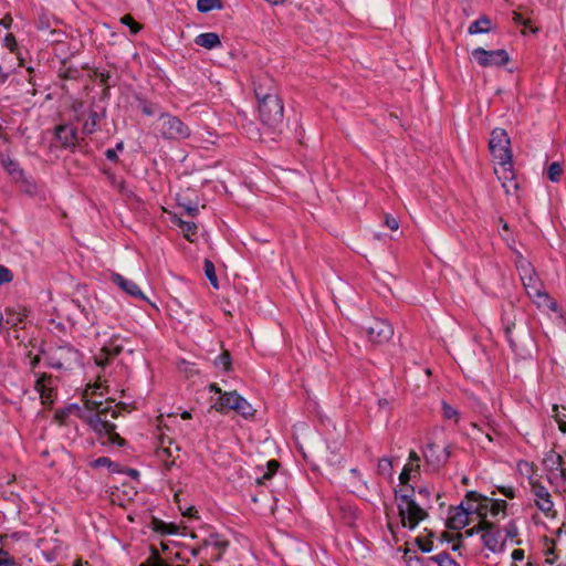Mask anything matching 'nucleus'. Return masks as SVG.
Masks as SVG:
<instances>
[{
  "mask_svg": "<svg viewBox=\"0 0 566 566\" xmlns=\"http://www.w3.org/2000/svg\"><path fill=\"white\" fill-rule=\"evenodd\" d=\"M180 448L175 446V448L165 447L157 451L158 458L165 461L166 467L169 469L175 463V458L178 457Z\"/></svg>",
  "mask_w": 566,
  "mask_h": 566,
  "instance_id": "393cba45",
  "label": "nucleus"
},
{
  "mask_svg": "<svg viewBox=\"0 0 566 566\" xmlns=\"http://www.w3.org/2000/svg\"><path fill=\"white\" fill-rule=\"evenodd\" d=\"M105 109L102 113L97 112L94 108H90L87 112V117L83 123L82 130L85 135H91L95 133L99 126L101 118L104 117Z\"/></svg>",
  "mask_w": 566,
  "mask_h": 566,
  "instance_id": "f3484780",
  "label": "nucleus"
},
{
  "mask_svg": "<svg viewBox=\"0 0 566 566\" xmlns=\"http://www.w3.org/2000/svg\"><path fill=\"white\" fill-rule=\"evenodd\" d=\"M361 328L366 332L368 339L373 344H384L394 335L392 326L384 319L371 318Z\"/></svg>",
  "mask_w": 566,
  "mask_h": 566,
  "instance_id": "6e6552de",
  "label": "nucleus"
},
{
  "mask_svg": "<svg viewBox=\"0 0 566 566\" xmlns=\"http://www.w3.org/2000/svg\"><path fill=\"white\" fill-rule=\"evenodd\" d=\"M3 43H4V46L10 50V52H14L15 51V49H17V41H15V38H14V35L12 33H8L4 36Z\"/></svg>",
  "mask_w": 566,
  "mask_h": 566,
  "instance_id": "864d4df0",
  "label": "nucleus"
},
{
  "mask_svg": "<svg viewBox=\"0 0 566 566\" xmlns=\"http://www.w3.org/2000/svg\"><path fill=\"white\" fill-rule=\"evenodd\" d=\"M526 294L538 305L546 306L552 310L556 308V303L551 300L549 295L545 291L543 283L541 282L537 274L522 281Z\"/></svg>",
  "mask_w": 566,
  "mask_h": 566,
  "instance_id": "1a4fd4ad",
  "label": "nucleus"
},
{
  "mask_svg": "<svg viewBox=\"0 0 566 566\" xmlns=\"http://www.w3.org/2000/svg\"><path fill=\"white\" fill-rule=\"evenodd\" d=\"M415 495L416 490L413 486H410V493L395 490V500L401 525L409 530H415L421 521L428 517V513L423 507L424 503L421 504L416 501Z\"/></svg>",
  "mask_w": 566,
  "mask_h": 566,
  "instance_id": "f03ea898",
  "label": "nucleus"
},
{
  "mask_svg": "<svg viewBox=\"0 0 566 566\" xmlns=\"http://www.w3.org/2000/svg\"><path fill=\"white\" fill-rule=\"evenodd\" d=\"M222 3L220 0H198L197 1V9L200 12H209L213 9H221Z\"/></svg>",
  "mask_w": 566,
  "mask_h": 566,
  "instance_id": "e433bc0d",
  "label": "nucleus"
},
{
  "mask_svg": "<svg viewBox=\"0 0 566 566\" xmlns=\"http://www.w3.org/2000/svg\"><path fill=\"white\" fill-rule=\"evenodd\" d=\"M158 106L151 103H145L142 107L143 114L147 116H153L157 113Z\"/></svg>",
  "mask_w": 566,
  "mask_h": 566,
  "instance_id": "5fc2aeb1",
  "label": "nucleus"
},
{
  "mask_svg": "<svg viewBox=\"0 0 566 566\" xmlns=\"http://www.w3.org/2000/svg\"><path fill=\"white\" fill-rule=\"evenodd\" d=\"M13 280L12 272L4 265H0V284L9 283Z\"/></svg>",
  "mask_w": 566,
  "mask_h": 566,
  "instance_id": "3c124183",
  "label": "nucleus"
},
{
  "mask_svg": "<svg viewBox=\"0 0 566 566\" xmlns=\"http://www.w3.org/2000/svg\"><path fill=\"white\" fill-rule=\"evenodd\" d=\"M120 21L123 24L129 27L130 32L133 34L138 33L142 29V25L138 22H136L129 14H125L124 17H122Z\"/></svg>",
  "mask_w": 566,
  "mask_h": 566,
  "instance_id": "09e8293b",
  "label": "nucleus"
},
{
  "mask_svg": "<svg viewBox=\"0 0 566 566\" xmlns=\"http://www.w3.org/2000/svg\"><path fill=\"white\" fill-rule=\"evenodd\" d=\"M109 359H111V357L108 355H106V353H103V348H102L101 354L95 357V363H96V365L104 367L105 365L108 364Z\"/></svg>",
  "mask_w": 566,
  "mask_h": 566,
  "instance_id": "13d9d810",
  "label": "nucleus"
},
{
  "mask_svg": "<svg viewBox=\"0 0 566 566\" xmlns=\"http://www.w3.org/2000/svg\"><path fill=\"white\" fill-rule=\"evenodd\" d=\"M482 542L486 548L493 553L504 551L505 541L501 539V532L496 528L495 524L491 523V527H486L482 531Z\"/></svg>",
  "mask_w": 566,
  "mask_h": 566,
  "instance_id": "f8f14e48",
  "label": "nucleus"
},
{
  "mask_svg": "<svg viewBox=\"0 0 566 566\" xmlns=\"http://www.w3.org/2000/svg\"><path fill=\"white\" fill-rule=\"evenodd\" d=\"M516 269L520 274L521 281H525V279L536 274L535 269L531 264V262L523 258L522 255H520L516 260Z\"/></svg>",
  "mask_w": 566,
  "mask_h": 566,
  "instance_id": "b1692460",
  "label": "nucleus"
},
{
  "mask_svg": "<svg viewBox=\"0 0 566 566\" xmlns=\"http://www.w3.org/2000/svg\"><path fill=\"white\" fill-rule=\"evenodd\" d=\"M451 450L452 444H448L440 450L436 443H428L426 450L423 451V458L427 465H429L434 471L439 470L448 462L451 455Z\"/></svg>",
  "mask_w": 566,
  "mask_h": 566,
  "instance_id": "9d476101",
  "label": "nucleus"
},
{
  "mask_svg": "<svg viewBox=\"0 0 566 566\" xmlns=\"http://www.w3.org/2000/svg\"><path fill=\"white\" fill-rule=\"evenodd\" d=\"M417 543H418V546L419 548L423 552V553H429L432 551L433 548V543L431 541H428V542H423L421 538H418L417 539Z\"/></svg>",
  "mask_w": 566,
  "mask_h": 566,
  "instance_id": "bf43d9fd",
  "label": "nucleus"
},
{
  "mask_svg": "<svg viewBox=\"0 0 566 566\" xmlns=\"http://www.w3.org/2000/svg\"><path fill=\"white\" fill-rule=\"evenodd\" d=\"M203 270H205L206 277L208 279L210 284L216 290H218L219 289V281H218V277H217V274H216V268H214L213 262L210 261L209 259H205Z\"/></svg>",
  "mask_w": 566,
  "mask_h": 566,
  "instance_id": "7c9ffc66",
  "label": "nucleus"
},
{
  "mask_svg": "<svg viewBox=\"0 0 566 566\" xmlns=\"http://www.w3.org/2000/svg\"><path fill=\"white\" fill-rule=\"evenodd\" d=\"M385 223L392 231H396L399 228V221L390 214L385 216Z\"/></svg>",
  "mask_w": 566,
  "mask_h": 566,
  "instance_id": "6e6d98bb",
  "label": "nucleus"
},
{
  "mask_svg": "<svg viewBox=\"0 0 566 566\" xmlns=\"http://www.w3.org/2000/svg\"><path fill=\"white\" fill-rule=\"evenodd\" d=\"M13 564L14 559L7 552L0 553V566H12Z\"/></svg>",
  "mask_w": 566,
  "mask_h": 566,
  "instance_id": "4d7b16f0",
  "label": "nucleus"
},
{
  "mask_svg": "<svg viewBox=\"0 0 566 566\" xmlns=\"http://www.w3.org/2000/svg\"><path fill=\"white\" fill-rule=\"evenodd\" d=\"M6 313H7V319H6V323L7 324H10L11 326L15 327L18 326L20 323L23 322V318H24V315L21 314V313H15L13 310L11 308H7L6 310Z\"/></svg>",
  "mask_w": 566,
  "mask_h": 566,
  "instance_id": "c03bdc74",
  "label": "nucleus"
},
{
  "mask_svg": "<svg viewBox=\"0 0 566 566\" xmlns=\"http://www.w3.org/2000/svg\"><path fill=\"white\" fill-rule=\"evenodd\" d=\"M506 507H507L506 501L490 499V513H491V515L495 516L500 512H505Z\"/></svg>",
  "mask_w": 566,
  "mask_h": 566,
  "instance_id": "de8ad7c7",
  "label": "nucleus"
},
{
  "mask_svg": "<svg viewBox=\"0 0 566 566\" xmlns=\"http://www.w3.org/2000/svg\"><path fill=\"white\" fill-rule=\"evenodd\" d=\"M473 59L482 67H499L509 63V53L503 50L488 51L483 48H476L471 52Z\"/></svg>",
  "mask_w": 566,
  "mask_h": 566,
  "instance_id": "0eeeda50",
  "label": "nucleus"
},
{
  "mask_svg": "<svg viewBox=\"0 0 566 566\" xmlns=\"http://www.w3.org/2000/svg\"><path fill=\"white\" fill-rule=\"evenodd\" d=\"M474 512L480 517V521H486V516L490 513V499L486 497V501L478 502Z\"/></svg>",
  "mask_w": 566,
  "mask_h": 566,
  "instance_id": "ea45409f",
  "label": "nucleus"
},
{
  "mask_svg": "<svg viewBox=\"0 0 566 566\" xmlns=\"http://www.w3.org/2000/svg\"><path fill=\"white\" fill-rule=\"evenodd\" d=\"M280 463L276 460H270L266 463V470L263 471L261 476L256 478L258 484H264L266 481L271 480L274 473L277 471Z\"/></svg>",
  "mask_w": 566,
  "mask_h": 566,
  "instance_id": "c756f323",
  "label": "nucleus"
},
{
  "mask_svg": "<svg viewBox=\"0 0 566 566\" xmlns=\"http://www.w3.org/2000/svg\"><path fill=\"white\" fill-rule=\"evenodd\" d=\"M195 43L208 50L221 44L219 35L214 32L200 33L196 36Z\"/></svg>",
  "mask_w": 566,
  "mask_h": 566,
  "instance_id": "412c9836",
  "label": "nucleus"
},
{
  "mask_svg": "<svg viewBox=\"0 0 566 566\" xmlns=\"http://www.w3.org/2000/svg\"><path fill=\"white\" fill-rule=\"evenodd\" d=\"M234 406V411L241 415L243 418L248 419L254 416L255 409L248 402L247 399L241 397L237 405Z\"/></svg>",
  "mask_w": 566,
  "mask_h": 566,
  "instance_id": "c85d7f7f",
  "label": "nucleus"
},
{
  "mask_svg": "<svg viewBox=\"0 0 566 566\" xmlns=\"http://www.w3.org/2000/svg\"><path fill=\"white\" fill-rule=\"evenodd\" d=\"M259 114L263 124L271 128L277 127L283 122L284 107L280 96L259 102Z\"/></svg>",
  "mask_w": 566,
  "mask_h": 566,
  "instance_id": "39448f33",
  "label": "nucleus"
},
{
  "mask_svg": "<svg viewBox=\"0 0 566 566\" xmlns=\"http://www.w3.org/2000/svg\"><path fill=\"white\" fill-rule=\"evenodd\" d=\"M92 467L94 468H101V467H107L112 472H119V464L113 462L107 457H99L96 460L92 462Z\"/></svg>",
  "mask_w": 566,
  "mask_h": 566,
  "instance_id": "4c0bfd02",
  "label": "nucleus"
},
{
  "mask_svg": "<svg viewBox=\"0 0 566 566\" xmlns=\"http://www.w3.org/2000/svg\"><path fill=\"white\" fill-rule=\"evenodd\" d=\"M112 282H114L119 289H122L128 295L135 298L147 301V297L134 281L128 280L118 273H113Z\"/></svg>",
  "mask_w": 566,
  "mask_h": 566,
  "instance_id": "2eb2a0df",
  "label": "nucleus"
},
{
  "mask_svg": "<svg viewBox=\"0 0 566 566\" xmlns=\"http://www.w3.org/2000/svg\"><path fill=\"white\" fill-rule=\"evenodd\" d=\"M418 495L422 497L423 500H429L430 497V491L428 488H419Z\"/></svg>",
  "mask_w": 566,
  "mask_h": 566,
  "instance_id": "774afa93",
  "label": "nucleus"
},
{
  "mask_svg": "<svg viewBox=\"0 0 566 566\" xmlns=\"http://www.w3.org/2000/svg\"><path fill=\"white\" fill-rule=\"evenodd\" d=\"M492 30V21L488 15H482L478 20L473 21L469 29L468 33L471 35L488 33Z\"/></svg>",
  "mask_w": 566,
  "mask_h": 566,
  "instance_id": "4be33fe9",
  "label": "nucleus"
},
{
  "mask_svg": "<svg viewBox=\"0 0 566 566\" xmlns=\"http://www.w3.org/2000/svg\"><path fill=\"white\" fill-rule=\"evenodd\" d=\"M105 156L111 161H117L118 160V156H117L116 149H112V148L107 149L105 151Z\"/></svg>",
  "mask_w": 566,
  "mask_h": 566,
  "instance_id": "0e129e2a",
  "label": "nucleus"
},
{
  "mask_svg": "<svg viewBox=\"0 0 566 566\" xmlns=\"http://www.w3.org/2000/svg\"><path fill=\"white\" fill-rule=\"evenodd\" d=\"M161 136L166 139H184L190 136L189 127L180 118L168 113L159 116Z\"/></svg>",
  "mask_w": 566,
  "mask_h": 566,
  "instance_id": "423d86ee",
  "label": "nucleus"
},
{
  "mask_svg": "<svg viewBox=\"0 0 566 566\" xmlns=\"http://www.w3.org/2000/svg\"><path fill=\"white\" fill-rule=\"evenodd\" d=\"M254 94L258 102L270 99L272 96H279L277 85L268 74H261L253 81Z\"/></svg>",
  "mask_w": 566,
  "mask_h": 566,
  "instance_id": "9b49d317",
  "label": "nucleus"
},
{
  "mask_svg": "<svg viewBox=\"0 0 566 566\" xmlns=\"http://www.w3.org/2000/svg\"><path fill=\"white\" fill-rule=\"evenodd\" d=\"M49 365L55 369H73L81 365L82 354L70 344H63L49 354Z\"/></svg>",
  "mask_w": 566,
  "mask_h": 566,
  "instance_id": "20e7f679",
  "label": "nucleus"
},
{
  "mask_svg": "<svg viewBox=\"0 0 566 566\" xmlns=\"http://www.w3.org/2000/svg\"><path fill=\"white\" fill-rule=\"evenodd\" d=\"M57 23V20L50 17L48 13H42L36 20V27L41 31L51 30L52 33L55 31L52 29Z\"/></svg>",
  "mask_w": 566,
  "mask_h": 566,
  "instance_id": "72a5a7b5",
  "label": "nucleus"
},
{
  "mask_svg": "<svg viewBox=\"0 0 566 566\" xmlns=\"http://www.w3.org/2000/svg\"><path fill=\"white\" fill-rule=\"evenodd\" d=\"M214 365L217 367H221L223 370H229L231 366V356L228 350H223L221 355H219L214 359Z\"/></svg>",
  "mask_w": 566,
  "mask_h": 566,
  "instance_id": "37998d69",
  "label": "nucleus"
},
{
  "mask_svg": "<svg viewBox=\"0 0 566 566\" xmlns=\"http://www.w3.org/2000/svg\"><path fill=\"white\" fill-rule=\"evenodd\" d=\"M486 527H491V522H489V521H480L478 525H475L474 527H472L470 530H467L464 532V534H457V537L458 538H461L462 536L470 537V536H473L476 533L482 532Z\"/></svg>",
  "mask_w": 566,
  "mask_h": 566,
  "instance_id": "a18cd8bd",
  "label": "nucleus"
},
{
  "mask_svg": "<svg viewBox=\"0 0 566 566\" xmlns=\"http://www.w3.org/2000/svg\"><path fill=\"white\" fill-rule=\"evenodd\" d=\"M85 407L90 411H94L86 417V421L90 427L98 434H105L107 437L106 441H103V444H117L119 447H124L126 444V440L123 439L115 430L116 426L109 422L106 417L108 412H111L112 418H117L118 412L116 409L112 407V401L96 400L93 398H87L85 400Z\"/></svg>",
  "mask_w": 566,
  "mask_h": 566,
  "instance_id": "f257e3e1",
  "label": "nucleus"
},
{
  "mask_svg": "<svg viewBox=\"0 0 566 566\" xmlns=\"http://www.w3.org/2000/svg\"><path fill=\"white\" fill-rule=\"evenodd\" d=\"M489 149L499 165L503 167L512 165L511 142L505 129L496 127L492 130Z\"/></svg>",
  "mask_w": 566,
  "mask_h": 566,
  "instance_id": "7ed1b4c3",
  "label": "nucleus"
},
{
  "mask_svg": "<svg viewBox=\"0 0 566 566\" xmlns=\"http://www.w3.org/2000/svg\"><path fill=\"white\" fill-rule=\"evenodd\" d=\"M52 382V377L42 375L35 382V389L40 392L42 398H50L51 389L48 387Z\"/></svg>",
  "mask_w": 566,
  "mask_h": 566,
  "instance_id": "2f4dec72",
  "label": "nucleus"
},
{
  "mask_svg": "<svg viewBox=\"0 0 566 566\" xmlns=\"http://www.w3.org/2000/svg\"><path fill=\"white\" fill-rule=\"evenodd\" d=\"M94 76L106 88H108L111 86V84H109L111 74L108 72H103V71L95 70L94 71Z\"/></svg>",
  "mask_w": 566,
  "mask_h": 566,
  "instance_id": "8fccbe9b",
  "label": "nucleus"
},
{
  "mask_svg": "<svg viewBox=\"0 0 566 566\" xmlns=\"http://www.w3.org/2000/svg\"><path fill=\"white\" fill-rule=\"evenodd\" d=\"M52 382V377L42 375L35 382V389L40 392L42 398H50L51 389L48 387Z\"/></svg>",
  "mask_w": 566,
  "mask_h": 566,
  "instance_id": "473e14b6",
  "label": "nucleus"
},
{
  "mask_svg": "<svg viewBox=\"0 0 566 566\" xmlns=\"http://www.w3.org/2000/svg\"><path fill=\"white\" fill-rule=\"evenodd\" d=\"M470 523L468 512L464 510V503L455 507H451L447 520V527L451 530H461Z\"/></svg>",
  "mask_w": 566,
  "mask_h": 566,
  "instance_id": "4468645a",
  "label": "nucleus"
},
{
  "mask_svg": "<svg viewBox=\"0 0 566 566\" xmlns=\"http://www.w3.org/2000/svg\"><path fill=\"white\" fill-rule=\"evenodd\" d=\"M411 478H412L411 469L409 468V465H406L399 475V482L402 485V488L400 490H402L403 493H406V492L410 493L411 485H409V481L411 480Z\"/></svg>",
  "mask_w": 566,
  "mask_h": 566,
  "instance_id": "a19ab883",
  "label": "nucleus"
},
{
  "mask_svg": "<svg viewBox=\"0 0 566 566\" xmlns=\"http://www.w3.org/2000/svg\"><path fill=\"white\" fill-rule=\"evenodd\" d=\"M178 227L181 229L185 238L189 241H193V237L197 234V226L190 221L178 220Z\"/></svg>",
  "mask_w": 566,
  "mask_h": 566,
  "instance_id": "f704fd0d",
  "label": "nucleus"
},
{
  "mask_svg": "<svg viewBox=\"0 0 566 566\" xmlns=\"http://www.w3.org/2000/svg\"><path fill=\"white\" fill-rule=\"evenodd\" d=\"M505 534L507 538H515L518 535V527L514 521H511L505 526Z\"/></svg>",
  "mask_w": 566,
  "mask_h": 566,
  "instance_id": "603ef678",
  "label": "nucleus"
},
{
  "mask_svg": "<svg viewBox=\"0 0 566 566\" xmlns=\"http://www.w3.org/2000/svg\"><path fill=\"white\" fill-rule=\"evenodd\" d=\"M2 165L14 181H25L24 172L15 160L6 158L2 159Z\"/></svg>",
  "mask_w": 566,
  "mask_h": 566,
  "instance_id": "5701e85b",
  "label": "nucleus"
},
{
  "mask_svg": "<svg viewBox=\"0 0 566 566\" xmlns=\"http://www.w3.org/2000/svg\"><path fill=\"white\" fill-rule=\"evenodd\" d=\"M524 558V551L523 549H514L512 552V559L513 560H522Z\"/></svg>",
  "mask_w": 566,
  "mask_h": 566,
  "instance_id": "338daca9",
  "label": "nucleus"
},
{
  "mask_svg": "<svg viewBox=\"0 0 566 566\" xmlns=\"http://www.w3.org/2000/svg\"><path fill=\"white\" fill-rule=\"evenodd\" d=\"M407 566H423V559L418 556L409 557L407 560Z\"/></svg>",
  "mask_w": 566,
  "mask_h": 566,
  "instance_id": "e2e57ef3",
  "label": "nucleus"
},
{
  "mask_svg": "<svg viewBox=\"0 0 566 566\" xmlns=\"http://www.w3.org/2000/svg\"><path fill=\"white\" fill-rule=\"evenodd\" d=\"M119 340V336H114L106 345H104L103 353H106L111 358L119 355L123 352V344Z\"/></svg>",
  "mask_w": 566,
  "mask_h": 566,
  "instance_id": "cd10ccee",
  "label": "nucleus"
},
{
  "mask_svg": "<svg viewBox=\"0 0 566 566\" xmlns=\"http://www.w3.org/2000/svg\"><path fill=\"white\" fill-rule=\"evenodd\" d=\"M57 73L63 80H77L81 76L80 69L69 65L65 60L62 61Z\"/></svg>",
  "mask_w": 566,
  "mask_h": 566,
  "instance_id": "bb28decb",
  "label": "nucleus"
},
{
  "mask_svg": "<svg viewBox=\"0 0 566 566\" xmlns=\"http://www.w3.org/2000/svg\"><path fill=\"white\" fill-rule=\"evenodd\" d=\"M497 490L501 494L506 496L507 499H514L515 497V491L512 486H497Z\"/></svg>",
  "mask_w": 566,
  "mask_h": 566,
  "instance_id": "052dcab7",
  "label": "nucleus"
},
{
  "mask_svg": "<svg viewBox=\"0 0 566 566\" xmlns=\"http://www.w3.org/2000/svg\"><path fill=\"white\" fill-rule=\"evenodd\" d=\"M241 397L237 391L224 392L219 397L214 407L218 411L234 410L233 405H237Z\"/></svg>",
  "mask_w": 566,
  "mask_h": 566,
  "instance_id": "aec40b11",
  "label": "nucleus"
},
{
  "mask_svg": "<svg viewBox=\"0 0 566 566\" xmlns=\"http://www.w3.org/2000/svg\"><path fill=\"white\" fill-rule=\"evenodd\" d=\"M482 500L486 501V496H484L475 491H469L467 493L463 503H464V510L468 512L469 517H470V515L475 514L474 507L476 506V503Z\"/></svg>",
  "mask_w": 566,
  "mask_h": 566,
  "instance_id": "a878e982",
  "label": "nucleus"
},
{
  "mask_svg": "<svg viewBox=\"0 0 566 566\" xmlns=\"http://www.w3.org/2000/svg\"><path fill=\"white\" fill-rule=\"evenodd\" d=\"M163 525V532L165 533H168V534H175L177 532V526L174 525V524H165V523H161Z\"/></svg>",
  "mask_w": 566,
  "mask_h": 566,
  "instance_id": "69168bd1",
  "label": "nucleus"
},
{
  "mask_svg": "<svg viewBox=\"0 0 566 566\" xmlns=\"http://www.w3.org/2000/svg\"><path fill=\"white\" fill-rule=\"evenodd\" d=\"M378 473L382 476L390 478L392 475V462L389 458H382L378 462Z\"/></svg>",
  "mask_w": 566,
  "mask_h": 566,
  "instance_id": "58836bf2",
  "label": "nucleus"
},
{
  "mask_svg": "<svg viewBox=\"0 0 566 566\" xmlns=\"http://www.w3.org/2000/svg\"><path fill=\"white\" fill-rule=\"evenodd\" d=\"M430 559L439 566H460L459 563L453 559L447 552H442L436 556H432Z\"/></svg>",
  "mask_w": 566,
  "mask_h": 566,
  "instance_id": "c9c22d12",
  "label": "nucleus"
},
{
  "mask_svg": "<svg viewBox=\"0 0 566 566\" xmlns=\"http://www.w3.org/2000/svg\"><path fill=\"white\" fill-rule=\"evenodd\" d=\"M544 464L549 471L559 470L560 476L566 480V468H564V460L560 454L551 451L544 458Z\"/></svg>",
  "mask_w": 566,
  "mask_h": 566,
  "instance_id": "6ab92c4d",
  "label": "nucleus"
},
{
  "mask_svg": "<svg viewBox=\"0 0 566 566\" xmlns=\"http://www.w3.org/2000/svg\"><path fill=\"white\" fill-rule=\"evenodd\" d=\"M202 545L205 547H213L218 551V554L216 556L217 559H220L222 556V553L227 549L229 546V542L224 539L220 534L218 533H211L202 541Z\"/></svg>",
  "mask_w": 566,
  "mask_h": 566,
  "instance_id": "a211bd4d",
  "label": "nucleus"
},
{
  "mask_svg": "<svg viewBox=\"0 0 566 566\" xmlns=\"http://www.w3.org/2000/svg\"><path fill=\"white\" fill-rule=\"evenodd\" d=\"M563 172L562 165L557 161L552 163L547 169V177L551 181L557 182Z\"/></svg>",
  "mask_w": 566,
  "mask_h": 566,
  "instance_id": "79ce46f5",
  "label": "nucleus"
},
{
  "mask_svg": "<svg viewBox=\"0 0 566 566\" xmlns=\"http://www.w3.org/2000/svg\"><path fill=\"white\" fill-rule=\"evenodd\" d=\"M532 492L536 497L535 502L539 511L546 515L553 512L554 503L548 490L544 485L539 483H532Z\"/></svg>",
  "mask_w": 566,
  "mask_h": 566,
  "instance_id": "ddd939ff",
  "label": "nucleus"
},
{
  "mask_svg": "<svg viewBox=\"0 0 566 566\" xmlns=\"http://www.w3.org/2000/svg\"><path fill=\"white\" fill-rule=\"evenodd\" d=\"M55 136L63 147H74L77 142V130L70 125H59Z\"/></svg>",
  "mask_w": 566,
  "mask_h": 566,
  "instance_id": "dca6fc26",
  "label": "nucleus"
},
{
  "mask_svg": "<svg viewBox=\"0 0 566 566\" xmlns=\"http://www.w3.org/2000/svg\"><path fill=\"white\" fill-rule=\"evenodd\" d=\"M442 411H443V418L448 420H454L455 422L459 421L460 413L459 411L447 403L446 401L442 402Z\"/></svg>",
  "mask_w": 566,
  "mask_h": 566,
  "instance_id": "49530a36",
  "label": "nucleus"
},
{
  "mask_svg": "<svg viewBox=\"0 0 566 566\" xmlns=\"http://www.w3.org/2000/svg\"><path fill=\"white\" fill-rule=\"evenodd\" d=\"M109 181L112 182L113 187L117 188L120 192L124 191L125 181L122 179H117L114 175H109Z\"/></svg>",
  "mask_w": 566,
  "mask_h": 566,
  "instance_id": "680f3d73",
  "label": "nucleus"
}]
</instances>
